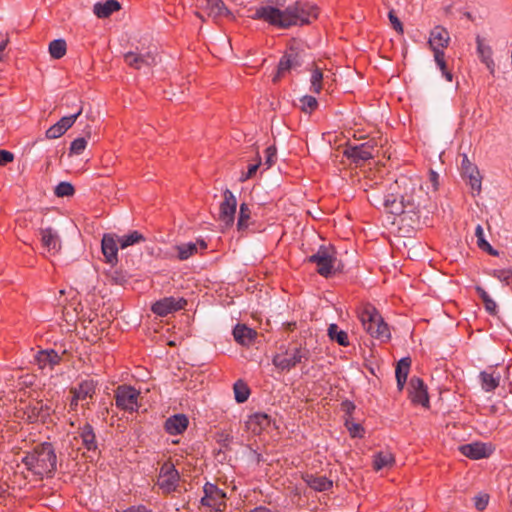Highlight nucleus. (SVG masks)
Masks as SVG:
<instances>
[{
    "label": "nucleus",
    "mask_w": 512,
    "mask_h": 512,
    "mask_svg": "<svg viewBox=\"0 0 512 512\" xmlns=\"http://www.w3.org/2000/svg\"><path fill=\"white\" fill-rule=\"evenodd\" d=\"M253 20H261L279 29L308 25L319 15L318 7L306 0H297L285 9L273 5H260L251 10Z\"/></svg>",
    "instance_id": "f257e3e1"
},
{
    "label": "nucleus",
    "mask_w": 512,
    "mask_h": 512,
    "mask_svg": "<svg viewBox=\"0 0 512 512\" xmlns=\"http://www.w3.org/2000/svg\"><path fill=\"white\" fill-rule=\"evenodd\" d=\"M22 462L34 475L44 477L56 470L57 457L52 444L45 442L27 453Z\"/></svg>",
    "instance_id": "f03ea898"
},
{
    "label": "nucleus",
    "mask_w": 512,
    "mask_h": 512,
    "mask_svg": "<svg viewBox=\"0 0 512 512\" xmlns=\"http://www.w3.org/2000/svg\"><path fill=\"white\" fill-rule=\"evenodd\" d=\"M396 184L399 187H403L405 192L401 194L399 197L394 194H389L385 196L383 205L385 209L394 215L402 214L406 209L413 210L417 205H419L413 193L415 191V185L411 180L401 177L396 180Z\"/></svg>",
    "instance_id": "7ed1b4c3"
},
{
    "label": "nucleus",
    "mask_w": 512,
    "mask_h": 512,
    "mask_svg": "<svg viewBox=\"0 0 512 512\" xmlns=\"http://www.w3.org/2000/svg\"><path fill=\"white\" fill-rule=\"evenodd\" d=\"M359 319L363 328L373 338L379 339L382 342L390 339V329L375 307L371 305L365 306L359 314Z\"/></svg>",
    "instance_id": "20e7f679"
},
{
    "label": "nucleus",
    "mask_w": 512,
    "mask_h": 512,
    "mask_svg": "<svg viewBox=\"0 0 512 512\" xmlns=\"http://www.w3.org/2000/svg\"><path fill=\"white\" fill-rule=\"evenodd\" d=\"M309 356L310 352L307 348L294 344L275 354L272 362L277 369L289 371L303 361H307Z\"/></svg>",
    "instance_id": "39448f33"
},
{
    "label": "nucleus",
    "mask_w": 512,
    "mask_h": 512,
    "mask_svg": "<svg viewBox=\"0 0 512 512\" xmlns=\"http://www.w3.org/2000/svg\"><path fill=\"white\" fill-rule=\"evenodd\" d=\"M336 259V251L331 245L320 246L315 254L307 258L309 262L317 265V272L326 278L333 274Z\"/></svg>",
    "instance_id": "423d86ee"
},
{
    "label": "nucleus",
    "mask_w": 512,
    "mask_h": 512,
    "mask_svg": "<svg viewBox=\"0 0 512 512\" xmlns=\"http://www.w3.org/2000/svg\"><path fill=\"white\" fill-rule=\"evenodd\" d=\"M203 497L200 500L202 506L215 512H222L226 508V493L217 485L207 482L203 486Z\"/></svg>",
    "instance_id": "0eeeda50"
},
{
    "label": "nucleus",
    "mask_w": 512,
    "mask_h": 512,
    "mask_svg": "<svg viewBox=\"0 0 512 512\" xmlns=\"http://www.w3.org/2000/svg\"><path fill=\"white\" fill-rule=\"evenodd\" d=\"M180 475L171 462H165L159 471L157 485L162 493L170 494L175 492L179 486Z\"/></svg>",
    "instance_id": "6e6552de"
},
{
    "label": "nucleus",
    "mask_w": 512,
    "mask_h": 512,
    "mask_svg": "<svg viewBox=\"0 0 512 512\" xmlns=\"http://www.w3.org/2000/svg\"><path fill=\"white\" fill-rule=\"evenodd\" d=\"M140 392L132 386L121 385L115 391L116 406L122 410L135 412L139 408Z\"/></svg>",
    "instance_id": "1a4fd4ad"
},
{
    "label": "nucleus",
    "mask_w": 512,
    "mask_h": 512,
    "mask_svg": "<svg viewBox=\"0 0 512 512\" xmlns=\"http://www.w3.org/2000/svg\"><path fill=\"white\" fill-rule=\"evenodd\" d=\"M39 236L44 256H55L60 252L62 241L56 229L52 227L40 228Z\"/></svg>",
    "instance_id": "9d476101"
},
{
    "label": "nucleus",
    "mask_w": 512,
    "mask_h": 512,
    "mask_svg": "<svg viewBox=\"0 0 512 512\" xmlns=\"http://www.w3.org/2000/svg\"><path fill=\"white\" fill-rule=\"evenodd\" d=\"M124 61L129 67L137 70L151 68L158 62L157 55L153 51L145 53L138 51L127 52L124 54Z\"/></svg>",
    "instance_id": "9b49d317"
},
{
    "label": "nucleus",
    "mask_w": 512,
    "mask_h": 512,
    "mask_svg": "<svg viewBox=\"0 0 512 512\" xmlns=\"http://www.w3.org/2000/svg\"><path fill=\"white\" fill-rule=\"evenodd\" d=\"M237 200L232 191L226 189L223 192V201L219 207V220L225 227H230L234 223Z\"/></svg>",
    "instance_id": "f8f14e48"
},
{
    "label": "nucleus",
    "mask_w": 512,
    "mask_h": 512,
    "mask_svg": "<svg viewBox=\"0 0 512 512\" xmlns=\"http://www.w3.org/2000/svg\"><path fill=\"white\" fill-rule=\"evenodd\" d=\"M450 34L448 30L441 26H435L429 33L428 45L433 54L444 53L450 43Z\"/></svg>",
    "instance_id": "ddd939ff"
},
{
    "label": "nucleus",
    "mask_w": 512,
    "mask_h": 512,
    "mask_svg": "<svg viewBox=\"0 0 512 512\" xmlns=\"http://www.w3.org/2000/svg\"><path fill=\"white\" fill-rule=\"evenodd\" d=\"M187 304L184 298L165 297L152 305V311L159 316H167L168 314L183 309Z\"/></svg>",
    "instance_id": "4468645a"
},
{
    "label": "nucleus",
    "mask_w": 512,
    "mask_h": 512,
    "mask_svg": "<svg viewBox=\"0 0 512 512\" xmlns=\"http://www.w3.org/2000/svg\"><path fill=\"white\" fill-rule=\"evenodd\" d=\"M374 147L369 142L357 146H349L344 150V155L354 163L361 164L373 157Z\"/></svg>",
    "instance_id": "2eb2a0df"
},
{
    "label": "nucleus",
    "mask_w": 512,
    "mask_h": 512,
    "mask_svg": "<svg viewBox=\"0 0 512 512\" xmlns=\"http://www.w3.org/2000/svg\"><path fill=\"white\" fill-rule=\"evenodd\" d=\"M102 253L106 259V262L114 264L118 261V248L119 242L118 237L115 234L107 233L103 235L101 241Z\"/></svg>",
    "instance_id": "dca6fc26"
},
{
    "label": "nucleus",
    "mask_w": 512,
    "mask_h": 512,
    "mask_svg": "<svg viewBox=\"0 0 512 512\" xmlns=\"http://www.w3.org/2000/svg\"><path fill=\"white\" fill-rule=\"evenodd\" d=\"M27 420L31 423L37 421H45L51 413V407L43 401H37L34 404L28 405L24 412Z\"/></svg>",
    "instance_id": "f3484780"
},
{
    "label": "nucleus",
    "mask_w": 512,
    "mask_h": 512,
    "mask_svg": "<svg viewBox=\"0 0 512 512\" xmlns=\"http://www.w3.org/2000/svg\"><path fill=\"white\" fill-rule=\"evenodd\" d=\"M61 361V356L55 350H41L35 355V362L41 370H52Z\"/></svg>",
    "instance_id": "a211bd4d"
},
{
    "label": "nucleus",
    "mask_w": 512,
    "mask_h": 512,
    "mask_svg": "<svg viewBox=\"0 0 512 512\" xmlns=\"http://www.w3.org/2000/svg\"><path fill=\"white\" fill-rule=\"evenodd\" d=\"M97 382L93 379H85L81 381L77 386L70 389V393L76 396V399H80L81 402L87 399L93 398L96 393Z\"/></svg>",
    "instance_id": "6ab92c4d"
},
{
    "label": "nucleus",
    "mask_w": 512,
    "mask_h": 512,
    "mask_svg": "<svg viewBox=\"0 0 512 512\" xmlns=\"http://www.w3.org/2000/svg\"><path fill=\"white\" fill-rule=\"evenodd\" d=\"M410 386L412 389L410 392L412 402L427 406L429 404V397L424 382L420 378H412Z\"/></svg>",
    "instance_id": "aec40b11"
},
{
    "label": "nucleus",
    "mask_w": 512,
    "mask_h": 512,
    "mask_svg": "<svg viewBox=\"0 0 512 512\" xmlns=\"http://www.w3.org/2000/svg\"><path fill=\"white\" fill-rule=\"evenodd\" d=\"M460 451L464 456L474 460L486 458L491 452L486 444L479 442L462 445Z\"/></svg>",
    "instance_id": "412c9836"
},
{
    "label": "nucleus",
    "mask_w": 512,
    "mask_h": 512,
    "mask_svg": "<svg viewBox=\"0 0 512 512\" xmlns=\"http://www.w3.org/2000/svg\"><path fill=\"white\" fill-rule=\"evenodd\" d=\"M188 423L186 415L176 414L166 420L165 430L170 435H180L187 429Z\"/></svg>",
    "instance_id": "4be33fe9"
},
{
    "label": "nucleus",
    "mask_w": 512,
    "mask_h": 512,
    "mask_svg": "<svg viewBox=\"0 0 512 512\" xmlns=\"http://www.w3.org/2000/svg\"><path fill=\"white\" fill-rule=\"evenodd\" d=\"M479 378L481 381L482 389L486 392H491L499 386L501 374L495 369L490 368L482 371L479 375Z\"/></svg>",
    "instance_id": "5701e85b"
},
{
    "label": "nucleus",
    "mask_w": 512,
    "mask_h": 512,
    "mask_svg": "<svg viewBox=\"0 0 512 512\" xmlns=\"http://www.w3.org/2000/svg\"><path fill=\"white\" fill-rule=\"evenodd\" d=\"M200 7L208 16L215 19L228 14V9L222 0H202Z\"/></svg>",
    "instance_id": "b1692460"
},
{
    "label": "nucleus",
    "mask_w": 512,
    "mask_h": 512,
    "mask_svg": "<svg viewBox=\"0 0 512 512\" xmlns=\"http://www.w3.org/2000/svg\"><path fill=\"white\" fill-rule=\"evenodd\" d=\"M477 53L481 62L486 66L491 75L495 74V63L493 60L492 48L478 37L477 38Z\"/></svg>",
    "instance_id": "393cba45"
},
{
    "label": "nucleus",
    "mask_w": 512,
    "mask_h": 512,
    "mask_svg": "<svg viewBox=\"0 0 512 512\" xmlns=\"http://www.w3.org/2000/svg\"><path fill=\"white\" fill-rule=\"evenodd\" d=\"M198 245L200 246L201 249H205L207 247V244L205 243L204 240H198L195 243L188 242L177 245L175 247V249L177 250V258L181 261L187 260L197 252Z\"/></svg>",
    "instance_id": "a878e982"
},
{
    "label": "nucleus",
    "mask_w": 512,
    "mask_h": 512,
    "mask_svg": "<svg viewBox=\"0 0 512 512\" xmlns=\"http://www.w3.org/2000/svg\"><path fill=\"white\" fill-rule=\"evenodd\" d=\"M121 5L117 0H106L94 4L93 12L98 18H107L112 13L120 10Z\"/></svg>",
    "instance_id": "bb28decb"
},
{
    "label": "nucleus",
    "mask_w": 512,
    "mask_h": 512,
    "mask_svg": "<svg viewBox=\"0 0 512 512\" xmlns=\"http://www.w3.org/2000/svg\"><path fill=\"white\" fill-rule=\"evenodd\" d=\"M269 418L264 413H255L249 416L246 426L254 434H260L261 431L269 425Z\"/></svg>",
    "instance_id": "cd10ccee"
},
{
    "label": "nucleus",
    "mask_w": 512,
    "mask_h": 512,
    "mask_svg": "<svg viewBox=\"0 0 512 512\" xmlns=\"http://www.w3.org/2000/svg\"><path fill=\"white\" fill-rule=\"evenodd\" d=\"M395 463L394 455L390 451H380L373 456V468L376 471L390 469Z\"/></svg>",
    "instance_id": "c85d7f7f"
},
{
    "label": "nucleus",
    "mask_w": 512,
    "mask_h": 512,
    "mask_svg": "<svg viewBox=\"0 0 512 512\" xmlns=\"http://www.w3.org/2000/svg\"><path fill=\"white\" fill-rule=\"evenodd\" d=\"M235 340L241 345H249L256 337V332L246 325H236L233 330Z\"/></svg>",
    "instance_id": "c756f323"
},
{
    "label": "nucleus",
    "mask_w": 512,
    "mask_h": 512,
    "mask_svg": "<svg viewBox=\"0 0 512 512\" xmlns=\"http://www.w3.org/2000/svg\"><path fill=\"white\" fill-rule=\"evenodd\" d=\"M410 365L411 360L409 357H404L400 359L399 362L397 363L395 374L397 379V386L400 390L403 389L406 383L410 370Z\"/></svg>",
    "instance_id": "7c9ffc66"
},
{
    "label": "nucleus",
    "mask_w": 512,
    "mask_h": 512,
    "mask_svg": "<svg viewBox=\"0 0 512 512\" xmlns=\"http://www.w3.org/2000/svg\"><path fill=\"white\" fill-rule=\"evenodd\" d=\"M79 436H80V438L82 440L83 446L88 451H95L97 449V442H96L95 433H94L93 428H92V426L90 424H85L81 428Z\"/></svg>",
    "instance_id": "2f4dec72"
},
{
    "label": "nucleus",
    "mask_w": 512,
    "mask_h": 512,
    "mask_svg": "<svg viewBox=\"0 0 512 512\" xmlns=\"http://www.w3.org/2000/svg\"><path fill=\"white\" fill-rule=\"evenodd\" d=\"M307 485L319 492L327 491L329 490L333 483L331 480H329L326 476H314V475H307L305 479Z\"/></svg>",
    "instance_id": "473e14b6"
},
{
    "label": "nucleus",
    "mask_w": 512,
    "mask_h": 512,
    "mask_svg": "<svg viewBox=\"0 0 512 512\" xmlns=\"http://www.w3.org/2000/svg\"><path fill=\"white\" fill-rule=\"evenodd\" d=\"M295 65H296V56H294L293 54L284 55L279 61L277 75L274 77L273 81H277L278 78L283 76L286 72H288Z\"/></svg>",
    "instance_id": "72a5a7b5"
},
{
    "label": "nucleus",
    "mask_w": 512,
    "mask_h": 512,
    "mask_svg": "<svg viewBox=\"0 0 512 512\" xmlns=\"http://www.w3.org/2000/svg\"><path fill=\"white\" fill-rule=\"evenodd\" d=\"M145 240L143 234L138 231H132L129 234L118 237L119 247L126 249L129 246L143 242Z\"/></svg>",
    "instance_id": "f704fd0d"
},
{
    "label": "nucleus",
    "mask_w": 512,
    "mask_h": 512,
    "mask_svg": "<svg viewBox=\"0 0 512 512\" xmlns=\"http://www.w3.org/2000/svg\"><path fill=\"white\" fill-rule=\"evenodd\" d=\"M475 289H476V292H477L478 296L483 301L484 307H485L486 311L489 314H491V315L496 314V312H497V304L490 297V295L487 293V291L484 288H482L481 286H476Z\"/></svg>",
    "instance_id": "c9c22d12"
},
{
    "label": "nucleus",
    "mask_w": 512,
    "mask_h": 512,
    "mask_svg": "<svg viewBox=\"0 0 512 512\" xmlns=\"http://www.w3.org/2000/svg\"><path fill=\"white\" fill-rule=\"evenodd\" d=\"M328 335L332 340H335L341 346L349 345L348 334L343 330H339L336 324L329 325Z\"/></svg>",
    "instance_id": "e433bc0d"
},
{
    "label": "nucleus",
    "mask_w": 512,
    "mask_h": 512,
    "mask_svg": "<svg viewBox=\"0 0 512 512\" xmlns=\"http://www.w3.org/2000/svg\"><path fill=\"white\" fill-rule=\"evenodd\" d=\"M67 51V45L63 39H55L49 44V53L54 59H61Z\"/></svg>",
    "instance_id": "4c0bfd02"
},
{
    "label": "nucleus",
    "mask_w": 512,
    "mask_h": 512,
    "mask_svg": "<svg viewBox=\"0 0 512 512\" xmlns=\"http://www.w3.org/2000/svg\"><path fill=\"white\" fill-rule=\"evenodd\" d=\"M235 400L238 403H244L248 400L250 395V389L246 383L241 380L235 382L233 386Z\"/></svg>",
    "instance_id": "58836bf2"
},
{
    "label": "nucleus",
    "mask_w": 512,
    "mask_h": 512,
    "mask_svg": "<svg viewBox=\"0 0 512 512\" xmlns=\"http://www.w3.org/2000/svg\"><path fill=\"white\" fill-rule=\"evenodd\" d=\"M434 55V61L441 71L442 76L448 81L452 82L453 74L448 70L447 63L445 60V52L444 53H436Z\"/></svg>",
    "instance_id": "ea45409f"
},
{
    "label": "nucleus",
    "mask_w": 512,
    "mask_h": 512,
    "mask_svg": "<svg viewBox=\"0 0 512 512\" xmlns=\"http://www.w3.org/2000/svg\"><path fill=\"white\" fill-rule=\"evenodd\" d=\"M323 78L322 71L318 68L314 69L310 77V91L319 94L323 87Z\"/></svg>",
    "instance_id": "a19ab883"
},
{
    "label": "nucleus",
    "mask_w": 512,
    "mask_h": 512,
    "mask_svg": "<svg viewBox=\"0 0 512 512\" xmlns=\"http://www.w3.org/2000/svg\"><path fill=\"white\" fill-rule=\"evenodd\" d=\"M251 211L246 203L240 205L239 217L237 221L238 230H244L248 227Z\"/></svg>",
    "instance_id": "79ce46f5"
},
{
    "label": "nucleus",
    "mask_w": 512,
    "mask_h": 512,
    "mask_svg": "<svg viewBox=\"0 0 512 512\" xmlns=\"http://www.w3.org/2000/svg\"><path fill=\"white\" fill-rule=\"evenodd\" d=\"M82 113V107H80L76 113L72 114V115H69V116H64L62 117L58 122L57 124L59 125V127H61V129L64 131V133L75 123V121L77 120V118L81 115Z\"/></svg>",
    "instance_id": "37998d69"
},
{
    "label": "nucleus",
    "mask_w": 512,
    "mask_h": 512,
    "mask_svg": "<svg viewBox=\"0 0 512 512\" xmlns=\"http://www.w3.org/2000/svg\"><path fill=\"white\" fill-rule=\"evenodd\" d=\"M78 306H80L79 303H77L75 306L74 303H71L70 305L64 307L63 316L66 322H76L79 314Z\"/></svg>",
    "instance_id": "c03bdc74"
},
{
    "label": "nucleus",
    "mask_w": 512,
    "mask_h": 512,
    "mask_svg": "<svg viewBox=\"0 0 512 512\" xmlns=\"http://www.w3.org/2000/svg\"><path fill=\"white\" fill-rule=\"evenodd\" d=\"M466 179H468V184L471 187L472 194L479 195L481 192V181H482L480 172L478 171L477 173L469 175L466 177Z\"/></svg>",
    "instance_id": "a18cd8bd"
},
{
    "label": "nucleus",
    "mask_w": 512,
    "mask_h": 512,
    "mask_svg": "<svg viewBox=\"0 0 512 512\" xmlns=\"http://www.w3.org/2000/svg\"><path fill=\"white\" fill-rule=\"evenodd\" d=\"M301 108L304 112L310 113L317 108L318 102L315 97L305 95L301 98Z\"/></svg>",
    "instance_id": "49530a36"
},
{
    "label": "nucleus",
    "mask_w": 512,
    "mask_h": 512,
    "mask_svg": "<svg viewBox=\"0 0 512 512\" xmlns=\"http://www.w3.org/2000/svg\"><path fill=\"white\" fill-rule=\"evenodd\" d=\"M55 194L58 197H67L74 194V187L69 182H61L55 188Z\"/></svg>",
    "instance_id": "de8ad7c7"
},
{
    "label": "nucleus",
    "mask_w": 512,
    "mask_h": 512,
    "mask_svg": "<svg viewBox=\"0 0 512 512\" xmlns=\"http://www.w3.org/2000/svg\"><path fill=\"white\" fill-rule=\"evenodd\" d=\"M87 146V140L84 137L74 139L70 145V153L80 155Z\"/></svg>",
    "instance_id": "09e8293b"
},
{
    "label": "nucleus",
    "mask_w": 512,
    "mask_h": 512,
    "mask_svg": "<svg viewBox=\"0 0 512 512\" xmlns=\"http://www.w3.org/2000/svg\"><path fill=\"white\" fill-rule=\"evenodd\" d=\"M461 171L464 178L474 173H477L478 168L470 162L467 155H463L462 163H461Z\"/></svg>",
    "instance_id": "8fccbe9b"
},
{
    "label": "nucleus",
    "mask_w": 512,
    "mask_h": 512,
    "mask_svg": "<svg viewBox=\"0 0 512 512\" xmlns=\"http://www.w3.org/2000/svg\"><path fill=\"white\" fill-rule=\"evenodd\" d=\"M489 503V495L486 493H480L474 497V505L477 510H484Z\"/></svg>",
    "instance_id": "3c124183"
},
{
    "label": "nucleus",
    "mask_w": 512,
    "mask_h": 512,
    "mask_svg": "<svg viewBox=\"0 0 512 512\" xmlns=\"http://www.w3.org/2000/svg\"><path fill=\"white\" fill-rule=\"evenodd\" d=\"M494 277H496L501 282H505L509 284L512 282V270L511 269H500L494 271Z\"/></svg>",
    "instance_id": "603ef678"
},
{
    "label": "nucleus",
    "mask_w": 512,
    "mask_h": 512,
    "mask_svg": "<svg viewBox=\"0 0 512 512\" xmlns=\"http://www.w3.org/2000/svg\"><path fill=\"white\" fill-rule=\"evenodd\" d=\"M277 151L274 146H269L265 149V165L270 168L276 161Z\"/></svg>",
    "instance_id": "864d4df0"
},
{
    "label": "nucleus",
    "mask_w": 512,
    "mask_h": 512,
    "mask_svg": "<svg viewBox=\"0 0 512 512\" xmlns=\"http://www.w3.org/2000/svg\"><path fill=\"white\" fill-rule=\"evenodd\" d=\"M389 21L392 25V27L397 31L399 34L403 33V25L399 18L395 15V12L393 10H390L388 13Z\"/></svg>",
    "instance_id": "5fc2aeb1"
},
{
    "label": "nucleus",
    "mask_w": 512,
    "mask_h": 512,
    "mask_svg": "<svg viewBox=\"0 0 512 512\" xmlns=\"http://www.w3.org/2000/svg\"><path fill=\"white\" fill-rule=\"evenodd\" d=\"M475 236L477 238V245L481 249L483 246L489 247V243L486 241L484 236V230L481 225H477L475 228Z\"/></svg>",
    "instance_id": "6e6d98bb"
},
{
    "label": "nucleus",
    "mask_w": 512,
    "mask_h": 512,
    "mask_svg": "<svg viewBox=\"0 0 512 512\" xmlns=\"http://www.w3.org/2000/svg\"><path fill=\"white\" fill-rule=\"evenodd\" d=\"M64 134V131L59 127V125L56 123L52 125L49 129L46 131V137L48 139H57L61 137Z\"/></svg>",
    "instance_id": "4d7b16f0"
},
{
    "label": "nucleus",
    "mask_w": 512,
    "mask_h": 512,
    "mask_svg": "<svg viewBox=\"0 0 512 512\" xmlns=\"http://www.w3.org/2000/svg\"><path fill=\"white\" fill-rule=\"evenodd\" d=\"M259 165H260V163L250 164L248 166L247 172L245 174L241 175L240 180L246 181V180L252 178L254 176V174L256 173V171L258 170Z\"/></svg>",
    "instance_id": "13d9d810"
},
{
    "label": "nucleus",
    "mask_w": 512,
    "mask_h": 512,
    "mask_svg": "<svg viewBox=\"0 0 512 512\" xmlns=\"http://www.w3.org/2000/svg\"><path fill=\"white\" fill-rule=\"evenodd\" d=\"M13 154L6 150H0V165H5L13 161Z\"/></svg>",
    "instance_id": "bf43d9fd"
},
{
    "label": "nucleus",
    "mask_w": 512,
    "mask_h": 512,
    "mask_svg": "<svg viewBox=\"0 0 512 512\" xmlns=\"http://www.w3.org/2000/svg\"><path fill=\"white\" fill-rule=\"evenodd\" d=\"M429 181L433 190H437L439 186V175L433 170H430L429 172Z\"/></svg>",
    "instance_id": "052dcab7"
},
{
    "label": "nucleus",
    "mask_w": 512,
    "mask_h": 512,
    "mask_svg": "<svg viewBox=\"0 0 512 512\" xmlns=\"http://www.w3.org/2000/svg\"><path fill=\"white\" fill-rule=\"evenodd\" d=\"M347 426L352 437L361 436L362 427L359 424H347Z\"/></svg>",
    "instance_id": "680f3d73"
},
{
    "label": "nucleus",
    "mask_w": 512,
    "mask_h": 512,
    "mask_svg": "<svg viewBox=\"0 0 512 512\" xmlns=\"http://www.w3.org/2000/svg\"><path fill=\"white\" fill-rule=\"evenodd\" d=\"M79 402H81L80 399H76V396L74 394H72V398L70 400V403H69V412H76L77 411V408H78V405H79Z\"/></svg>",
    "instance_id": "e2e57ef3"
},
{
    "label": "nucleus",
    "mask_w": 512,
    "mask_h": 512,
    "mask_svg": "<svg viewBox=\"0 0 512 512\" xmlns=\"http://www.w3.org/2000/svg\"><path fill=\"white\" fill-rule=\"evenodd\" d=\"M124 512H152V511L150 509H147L143 505H139V506L129 507Z\"/></svg>",
    "instance_id": "0e129e2a"
},
{
    "label": "nucleus",
    "mask_w": 512,
    "mask_h": 512,
    "mask_svg": "<svg viewBox=\"0 0 512 512\" xmlns=\"http://www.w3.org/2000/svg\"><path fill=\"white\" fill-rule=\"evenodd\" d=\"M7 44H8L7 39L1 41V43H0V62L4 60V56H5L4 51L6 49Z\"/></svg>",
    "instance_id": "69168bd1"
},
{
    "label": "nucleus",
    "mask_w": 512,
    "mask_h": 512,
    "mask_svg": "<svg viewBox=\"0 0 512 512\" xmlns=\"http://www.w3.org/2000/svg\"><path fill=\"white\" fill-rule=\"evenodd\" d=\"M248 512H272V511L265 506H257L255 508L249 510Z\"/></svg>",
    "instance_id": "338daca9"
},
{
    "label": "nucleus",
    "mask_w": 512,
    "mask_h": 512,
    "mask_svg": "<svg viewBox=\"0 0 512 512\" xmlns=\"http://www.w3.org/2000/svg\"><path fill=\"white\" fill-rule=\"evenodd\" d=\"M481 249L493 256H496L498 254V252L495 249H493V247L490 244L489 247L483 246Z\"/></svg>",
    "instance_id": "774afa93"
}]
</instances>
